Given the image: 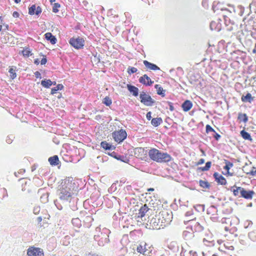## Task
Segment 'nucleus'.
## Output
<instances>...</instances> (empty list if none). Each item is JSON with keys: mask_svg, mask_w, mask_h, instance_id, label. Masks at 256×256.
I'll list each match as a JSON object with an SVG mask.
<instances>
[{"mask_svg": "<svg viewBox=\"0 0 256 256\" xmlns=\"http://www.w3.org/2000/svg\"><path fill=\"white\" fill-rule=\"evenodd\" d=\"M69 43L76 49L79 50L83 48L84 45V40L80 37L72 38L70 39Z\"/></svg>", "mask_w": 256, "mask_h": 256, "instance_id": "nucleus-7", "label": "nucleus"}, {"mask_svg": "<svg viewBox=\"0 0 256 256\" xmlns=\"http://www.w3.org/2000/svg\"><path fill=\"white\" fill-rule=\"evenodd\" d=\"M220 222L222 224H228L229 223H231V220H230V218H221V220Z\"/></svg>", "mask_w": 256, "mask_h": 256, "instance_id": "nucleus-42", "label": "nucleus"}, {"mask_svg": "<svg viewBox=\"0 0 256 256\" xmlns=\"http://www.w3.org/2000/svg\"><path fill=\"white\" fill-rule=\"evenodd\" d=\"M233 188H236V189L234 188L233 190H232L233 192V194H234V196H237L238 195L239 193L240 194V190H239V188H242V187H237L236 186H234Z\"/></svg>", "mask_w": 256, "mask_h": 256, "instance_id": "nucleus-39", "label": "nucleus"}, {"mask_svg": "<svg viewBox=\"0 0 256 256\" xmlns=\"http://www.w3.org/2000/svg\"><path fill=\"white\" fill-rule=\"evenodd\" d=\"M60 5L59 4H58L57 3L55 4L54 6L52 8V12L55 13L57 12H58V10L57 8L60 7Z\"/></svg>", "mask_w": 256, "mask_h": 256, "instance_id": "nucleus-53", "label": "nucleus"}, {"mask_svg": "<svg viewBox=\"0 0 256 256\" xmlns=\"http://www.w3.org/2000/svg\"><path fill=\"white\" fill-rule=\"evenodd\" d=\"M116 158L117 160H122V162H124V156H122L119 155V156H116Z\"/></svg>", "mask_w": 256, "mask_h": 256, "instance_id": "nucleus-62", "label": "nucleus"}, {"mask_svg": "<svg viewBox=\"0 0 256 256\" xmlns=\"http://www.w3.org/2000/svg\"><path fill=\"white\" fill-rule=\"evenodd\" d=\"M110 231L106 228H101L100 226L96 228L95 230V234L94 235V239L98 242V244L100 246H104L105 244L109 242V234Z\"/></svg>", "mask_w": 256, "mask_h": 256, "instance_id": "nucleus-2", "label": "nucleus"}, {"mask_svg": "<svg viewBox=\"0 0 256 256\" xmlns=\"http://www.w3.org/2000/svg\"><path fill=\"white\" fill-rule=\"evenodd\" d=\"M150 158L158 162H166L171 160V156L166 152H161L156 148H152L148 152Z\"/></svg>", "mask_w": 256, "mask_h": 256, "instance_id": "nucleus-3", "label": "nucleus"}, {"mask_svg": "<svg viewBox=\"0 0 256 256\" xmlns=\"http://www.w3.org/2000/svg\"><path fill=\"white\" fill-rule=\"evenodd\" d=\"M137 72V68L134 67H129L128 68V72L129 74L135 73Z\"/></svg>", "mask_w": 256, "mask_h": 256, "instance_id": "nucleus-48", "label": "nucleus"}, {"mask_svg": "<svg viewBox=\"0 0 256 256\" xmlns=\"http://www.w3.org/2000/svg\"><path fill=\"white\" fill-rule=\"evenodd\" d=\"M12 138H13L12 136H8L6 138V142L8 144H11L12 141Z\"/></svg>", "mask_w": 256, "mask_h": 256, "instance_id": "nucleus-54", "label": "nucleus"}, {"mask_svg": "<svg viewBox=\"0 0 256 256\" xmlns=\"http://www.w3.org/2000/svg\"><path fill=\"white\" fill-rule=\"evenodd\" d=\"M214 137L216 140H218L220 138V136L218 133H216V134L214 136Z\"/></svg>", "mask_w": 256, "mask_h": 256, "instance_id": "nucleus-64", "label": "nucleus"}, {"mask_svg": "<svg viewBox=\"0 0 256 256\" xmlns=\"http://www.w3.org/2000/svg\"><path fill=\"white\" fill-rule=\"evenodd\" d=\"M148 210L149 209L147 206L146 204L144 205L139 210L138 216L140 218H142L145 216L146 213L148 211Z\"/></svg>", "mask_w": 256, "mask_h": 256, "instance_id": "nucleus-20", "label": "nucleus"}, {"mask_svg": "<svg viewBox=\"0 0 256 256\" xmlns=\"http://www.w3.org/2000/svg\"><path fill=\"white\" fill-rule=\"evenodd\" d=\"M211 164H212L211 162H206V166H204L200 167L199 168L203 172L207 171L210 169V168L211 166Z\"/></svg>", "mask_w": 256, "mask_h": 256, "instance_id": "nucleus-35", "label": "nucleus"}, {"mask_svg": "<svg viewBox=\"0 0 256 256\" xmlns=\"http://www.w3.org/2000/svg\"><path fill=\"white\" fill-rule=\"evenodd\" d=\"M126 86L129 92L132 93L134 96H137L138 95V88L130 84H128Z\"/></svg>", "mask_w": 256, "mask_h": 256, "instance_id": "nucleus-16", "label": "nucleus"}, {"mask_svg": "<svg viewBox=\"0 0 256 256\" xmlns=\"http://www.w3.org/2000/svg\"><path fill=\"white\" fill-rule=\"evenodd\" d=\"M203 242H204V244L207 246H212L214 245V242L213 240L208 241V240H206L205 238H204Z\"/></svg>", "mask_w": 256, "mask_h": 256, "instance_id": "nucleus-45", "label": "nucleus"}, {"mask_svg": "<svg viewBox=\"0 0 256 256\" xmlns=\"http://www.w3.org/2000/svg\"><path fill=\"white\" fill-rule=\"evenodd\" d=\"M208 0H202V5L204 7L206 8L208 6Z\"/></svg>", "mask_w": 256, "mask_h": 256, "instance_id": "nucleus-59", "label": "nucleus"}, {"mask_svg": "<svg viewBox=\"0 0 256 256\" xmlns=\"http://www.w3.org/2000/svg\"><path fill=\"white\" fill-rule=\"evenodd\" d=\"M192 102L188 100H186L182 104V107L184 112L188 111L192 107Z\"/></svg>", "mask_w": 256, "mask_h": 256, "instance_id": "nucleus-19", "label": "nucleus"}, {"mask_svg": "<svg viewBox=\"0 0 256 256\" xmlns=\"http://www.w3.org/2000/svg\"><path fill=\"white\" fill-rule=\"evenodd\" d=\"M144 64L147 68L151 70H160V68L156 65L147 60H144Z\"/></svg>", "mask_w": 256, "mask_h": 256, "instance_id": "nucleus-17", "label": "nucleus"}, {"mask_svg": "<svg viewBox=\"0 0 256 256\" xmlns=\"http://www.w3.org/2000/svg\"><path fill=\"white\" fill-rule=\"evenodd\" d=\"M168 106H169L168 108L170 111L174 110V108L173 106L172 103L171 102H168Z\"/></svg>", "mask_w": 256, "mask_h": 256, "instance_id": "nucleus-55", "label": "nucleus"}, {"mask_svg": "<svg viewBox=\"0 0 256 256\" xmlns=\"http://www.w3.org/2000/svg\"><path fill=\"white\" fill-rule=\"evenodd\" d=\"M40 206H35L33 209V212L35 214H38L40 213Z\"/></svg>", "mask_w": 256, "mask_h": 256, "instance_id": "nucleus-47", "label": "nucleus"}, {"mask_svg": "<svg viewBox=\"0 0 256 256\" xmlns=\"http://www.w3.org/2000/svg\"><path fill=\"white\" fill-rule=\"evenodd\" d=\"M161 218L159 216L158 214L152 218L149 221L150 228L153 230H159L163 228L162 222H161Z\"/></svg>", "mask_w": 256, "mask_h": 256, "instance_id": "nucleus-4", "label": "nucleus"}, {"mask_svg": "<svg viewBox=\"0 0 256 256\" xmlns=\"http://www.w3.org/2000/svg\"><path fill=\"white\" fill-rule=\"evenodd\" d=\"M146 244L141 243L137 246V252L142 254L144 256H150V251L146 248Z\"/></svg>", "mask_w": 256, "mask_h": 256, "instance_id": "nucleus-12", "label": "nucleus"}, {"mask_svg": "<svg viewBox=\"0 0 256 256\" xmlns=\"http://www.w3.org/2000/svg\"><path fill=\"white\" fill-rule=\"evenodd\" d=\"M23 56L25 57H28L32 55V53L29 48H26L22 51Z\"/></svg>", "mask_w": 256, "mask_h": 256, "instance_id": "nucleus-34", "label": "nucleus"}, {"mask_svg": "<svg viewBox=\"0 0 256 256\" xmlns=\"http://www.w3.org/2000/svg\"><path fill=\"white\" fill-rule=\"evenodd\" d=\"M101 146L106 150H112L113 146L106 141L102 142L100 144Z\"/></svg>", "mask_w": 256, "mask_h": 256, "instance_id": "nucleus-28", "label": "nucleus"}, {"mask_svg": "<svg viewBox=\"0 0 256 256\" xmlns=\"http://www.w3.org/2000/svg\"><path fill=\"white\" fill-rule=\"evenodd\" d=\"M140 102L146 106H153L155 100L152 97L144 92H142L140 94Z\"/></svg>", "mask_w": 256, "mask_h": 256, "instance_id": "nucleus-6", "label": "nucleus"}, {"mask_svg": "<svg viewBox=\"0 0 256 256\" xmlns=\"http://www.w3.org/2000/svg\"><path fill=\"white\" fill-rule=\"evenodd\" d=\"M193 232H192V231L190 232L188 230H184L183 232V236L184 238H190V237L193 236Z\"/></svg>", "mask_w": 256, "mask_h": 256, "instance_id": "nucleus-37", "label": "nucleus"}, {"mask_svg": "<svg viewBox=\"0 0 256 256\" xmlns=\"http://www.w3.org/2000/svg\"><path fill=\"white\" fill-rule=\"evenodd\" d=\"M152 112H148L147 114H146V118L148 120H151L152 118Z\"/></svg>", "mask_w": 256, "mask_h": 256, "instance_id": "nucleus-61", "label": "nucleus"}, {"mask_svg": "<svg viewBox=\"0 0 256 256\" xmlns=\"http://www.w3.org/2000/svg\"><path fill=\"white\" fill-rule=\"evenodd\" d=\"M28 256H44L42 249L34 246L30 247L27 250Z\"/></svg>", "mask_w": 256, "mask_h": 256, "instance_id": "nucleus-10", "label": "nucleus"}, {"mask_svg": "<svg viewBox=\"0 0 256 256\" xmlns=\"http://www.w3.org/2000/svg\"><path fill=\"white\" fill-rule=\"evenodd\" d=\"M162 122V120L161 118H154L152 120L151 124L153 126L156 127L160 125Z\"/></svg>", "mask_w": 256, "mask_h": 256, "instance_id": "nucleus-23", "label": "nucleus"}, {"mask_svg": "<svg viewBox=\"0 0 256 256\" xmlns=\"http://www.w3.org/2000/svg\"><path fill=\"white\" fill-rule=\"evenodd\" d=\"M34 75L36 78H41V74L38 71H36L34 72Z\"/></svg>", "mask_w": 256, "mask_h": 256, "instance_id": "nucleus-63", "label": "nucleus"}, {"mask_svg": "<svg viewBox=\"0 0 256 256\" xmlns=\"http://www.w3.org/2000/svg\"><path fill=\"white\" fill-rule=\"evenodd\" d=\"M224 19L226 26H228V30H233V26L234 25V22L226 16H224Z\"/></svg>", "mask_w": 256, "mask_h": 256, "instance_id": "nucleus-15", "label": "nucleus"}, {"mask_svg": "<svg viewBox=\"0 0 256 256\" xmlns=\"http://www.w3.org/2000/svg\"><path fill=\"white\" fill-rule=\"evenodd\" d=\"M210 28L212 30H216L217 31H219L220 30L219 28H216V22H212L210 24Z\"/></svg>", "mask_w": 256, "mask_h": 256, "instance_id": "nucleus-40", "label": "nucleus"}, {"mask_svg": "<svg viewBox=\"0 0 256 256\" xmlns=\"http://www.w3.org/2000/svg\"><path fill=\"white\" fill-rule=\"evenodd\" d=\"M199 184L202 188H209L210 187V184L207 181L200 180Z\"/></svg>", "mask_w": 256, "mask_h": 256, "instance_id": "nucleus-29", "label": "nucleus"}, {"mask_svg": "<svg viewBox=\"0 0 256 256\" xmlns=\"http://www.w3.org/2000/svg\"><path fill=\"white\" fill-rule=\"evenodd\" d=\"M159 216L161 218V222H162L164 228L172 222V212L168 213L167 212H162L161 214H159Z\"/></svg>", "mask_w": 256, "mask_h": 256, "instance_id": "nucleus-8", "label": "nucleus"}, {"mask_svg": "<svg viewBox=\"0 0 256 256\" xmlns=\"http://www.w3.org/2000/svg\"><path fill=\"white\" fill-rule=\"evenodd\" d=\"M184 222L185 224L190 223L191 228H187L190 230L192 232H200L204 230V226L198 222H196L194 218L184 220Z\"/></svg>", "mask_w": 256, "mask_h": 256, "instance_id": "nucleus-5", "label": "nucleus"}, {"mask_svg": "<svg viewBox=\"0 0 256 256\" xmlns=\"http://www.w3.org/2000/svg\"><path fill=\"white\" fill-rule=\"evenodd\" d=\"M86 256H100L98 254L92 252H90L88 254H86Z\"/></svg>", "mask_w": 256, "mask_h": 256, "instance_id": "nucleus-56", "label": "nucleus"}, {"mask_svg": "<svg viewBox=\"0 0 256 256\" xmlns=\"http://www.w3.org/2000/svg\"><path fill=\"white\" fill-rule=\"evenodd\" d=\"M189 254V251L184 250L183 246L182 247V251L180 253V256H188Z\"/></svg>", "mask_w": 256, "mask_h": 256, "instance_id": "nucleus-43", "label": "nucleus"}, {"mask_svg": "<svg viewBox=\"0 0 256 256\" xmlns=\"http://www.w3.org/2000/svg\"><path fill=\"white\" fill-rule=\"evenodd\" d=\"M139 82L146 86H150L154 82L146 74L141 76L139 79Z\"/></svg>", "mask_w": 256, "mask_h": 256, "instance_id": "nucleus-14", "label": "nucleus"}, {"mask_svg": "<svg viewBox=\"0 0 256 256\" xmlns=\"http://www.w3.org/2000/svg\"><path fill=\"white\" fill-rule=\"evenodd\" d=\"M94 219L91 216H87L85 218L84 222H91Z\"/></svg>", "mask_w": 256, "mask_h": 256, "instance_id": "nucleus-52", "label": "nucleus"}, {"mask_svg": "<svg viewBox=\"0 0 256 256\" xmlns=\"http://www.w3.org/2000/svg\"><path fill=\"white\" fill-rule=\"evenodd\" d=\"M248 237L252 241H254V242L256 241V236L254 232H250L248 234Z\"/></svg>", "mask_w": 256, "mask_h": 256, "instance_id": "nucleus-44", "label": "nucleus"}, {"mask_svg": "<svg viewBox=\"0 0 256 256\" xmlns=\"http://www.w3.org/2000/svg\"><path fill=\"white\" fill-rule=\"evenodd\" d=\"M155 88L157 89V94L159 95L162 96H164V90L163 88L161 86H160L158 84H156L155 85Z\"/></svg>", "mask_w": 256, "mask_h": 256, "instance_id": "nucleus-30", "label": "nucleus"}, {"mask_svg": "<svg viewBox=\"0 0 256 256\" xmlns=\"http://www.w3.org/2000/svg\"><path fill=\"white\" fill-rule=\"evenodd\" d=\"M224 163L226 166L224 167V168L227 171H228L233 166V164L228 160H224Z\"/></svg>", "mask_w": 256, "mask_h": 256, "instance_id": "nucleus-32", "label": "nucleus"}, {"mask_svg": "<svg viewBox=\"0 0 256 256\" xmlns=\"http://www.w3.org/2000/svg\"><path fill=\"white\" fill-rule=\"evenodd\" d=\"M241 196L246 199H252L255 194L253 190H246L244 188H239Z\"/></svg>", "mask_w": 256, "mask_h": 256, "instance_id": "nucleus-11", "label": "nucleus"}, {"mask_svg": "<svg viewBox=\"0 0 256 256\" xmlns=\"http://www.w3.org/2000/svg\"><path fill=\"white\" fill-rule=\"evenodd\" d=\"M9 72L10 73V78H12V79H14V78H16V73L15 72V70H14L12 68H10V70H9Z\"/></svg>", "mask_w": 256, "mask_h": 256, "instance_id": "nucleus-41", "label": "nucleus"}, {"mask_svg": "<svg viewBox=\"0 0 256 256\" xmlns=\"http://www.w3.org/2000/svg\"><path fill=\"white\" fill-rule=\"evenodd\" d=\"M73 203L74 204L72 205H70V206L73 211H75L78 210V207L76 205L74 204V202Z\"/></svg>", "mask_w": 256, "mask_h": 256, "instance_id": "nucleus-57", "label": "nucleus"}, {"mask_svg": "<svg viewBox=\"0 0 256 256\" xmlns=\"http://www.w3.org/2000/svg\"><path fill=\"white\" fill-rule=\"evenodd\" d=\"M196 210L198 212H204V204H198L194 206Z\"/></svg>", "mask_w": 256, "mask_h": 256, "instance_id": "nucleus-36", "label": "nucleus"}, {"mask_svg": "<svg viewBox=\"0 0 256 256\" xmlns=\"http://www.w3.org/2000/svg\"><path fill=\"white\" fill-rule=\"evenodd\" d=\"M48 162L52 166H57L60 162L58 158L56 155L49 158Z\"/></svg>", "mask_w": 256, "mask_h": 256, "instance_id": "nucleus-22", "label": "nucleus"}, {"mask_svg": "<svg viewBox=\"0 0 256 256\" xmlns=\"http://www.w3.org/2000/svg\"><path fill=\"white\" fill-rule=\"evenodd\" d=\"M189 254L188 256H198V254L195 252H192V250H189Z\"/></svg>", "mask_w": 256, "mask_h": 256, "instance_id": "nucleus-58", "label": "nucleus"}, {"mask_svg": "<svg viewBox=\"0 0 256 256\" xmlns=\"http://www.w3.org/2000/svg\"><path fill=\"white\" fill-rule=\"evenodd\" d=\"M238 120L240 121L246 123L248 120V118L246 114L239 113L238 115Z\"/></svg>", "mask_w": 256, "mask_h": 256, "instance_id": "nucleus-26", "label": "nucleus"}, {"mask_svg": "<svg viewBox=\"0 0 256 256\" xmlns=\"http://www.w3.org/2000/svg\"><path fill=\"white\" fill-rule=\"evenodd\" d=\"M102 102L106 106H110L112 104V100L110 97L106 96L104 98Z\"/></svg>", "mask_w": 256, "mask_h": 256, "instance_id": "nucleus-33", "label": "nucleus"}, {"mask_svg": "<svg viewBox=\"0 0 256 256\" xmlns=\"http://www.w3.org/2000/svg\"><path fill=\"white\" fill-rule=\"evenodd\" d=\"M74 184L70 179L62 180L58 186V199L54 201V204L58 209H62V205L66 206L72 202H75L77 198L74 196Z\"/></svg>", "mask_w": 256, "mask_h": 256, "instance_id": "nucleus-1", "label": "nucleus"}, {"mask_svg": "<svg viewBox=\"0 0 256 256\" xmlns=\"http://www.w3.org/2000/svg\"><path fill=\"white\" fill-rule=\"evenodd\" d=\"M46 39L50 41L52 44H55L56 42V38L50 32H46L45 34Z\"/></svg>", "mask_w": 256, "mask_h": 256, "instance_id": "nucleus-18", "label": "nucleus"}, {"mask_svg": "<svg viewBox=\"0 0 256 256\" xmlns=\"http://www.w3.org/2000/svg\"><path fill=\"white\" fill-rule=\"evenodd\" d=\"M47 62V59L46 58L44 57L43 58L41 61H40V64H41L42 65H44V64H45Z\"/></svg>", "mask_w": 256, "mask_h": 256, "instance_id": "nucleus-60", "label": "nucleus"}, {"mask_svg": "<svg viewBox=\"0 0 256 256\" xmlns=\"http://www.w3.org/2000/svg\"><path fill=\"white\" fill-rule=\"evenodd\" d=\"M64 88V86L61 84H58L56 87L53 88L51 90V94H54L58 90H62Z\"/></svg>", "mask_w": 256, "mask_h": 256, "instance_id": "nucleus-31", "label": "nucleus"}, {"mask_svg": "<svg viewBox=\"0 0 256 256\" xmlns=\"http://www.w3.org/2000/svg\"><path fill=\"white\" fill-rule=\"evenodd\" d=\"M56 82H52L50 80H44L41 82V85L46 88H49L52 84L55 85Z\"/></svg>", "mask_w": 256, "mask_h": 256, "instance_id": "nucleus-21", "label": "nucleus"}, {"mask_svg": "<svg viewBox=\"0 0 256 256\" xmlns=\"http://www.w3.org/2000/svg\"><path fill=\"white\" fill-rule=\"evenodd\" d=\"M36 10V6L35 4L32 5L28 8V14L30 15H34Z\"/></svg>", "mask_w": 256, "mask_h": 256, "instance_id": "nucleus-38", "label": "nucleus"}, {"mask_svg": "<svg viewBox=\"0 0 256 256\" xmlns=\"http://www.w3.org/2000/svg\"><path fill=\"white\" fill-rule=\"evenodd\" d=\"M240 134H241L242 136V138H244V140H252V138L250 134L248 133V132H246L244 130H242L240 132Z\"/></svg>", "mask_w": 256, "mask_h": 256, "instance_id": "nucleus-27", "label": "nucleus"}, {"mask_svg": "<svg viewBox=\"0 0 256 256\" xmlns=\"http://www.w3.org/2000/svg\"><path fill=\"white\" fill-rule=\"evenodd\" d=\"M72 223L74 226L78 228H80L82 226V221L78 218H72Z\"/></svg>", "mask_w": 256, "mask_h": 256, "instance_id": "nucleus-25", "label": "nucleus"}, {"mask_svg": "<svg viewBox=\"0 0 256 256\" xmlns=\"http://www.w3.org/2000/svg\"><path fill=\"white\" fill-rule=\"evenodd\" d=\"M253 99L254 98L250 93H248L246 96H242L241 98L242 102H251Z\"/></svg>", "mask_w": 256, "mask_h": 256, "instance_id": "nucleus-24", "label": "nucleus"}, {"mask_svg": "<svg viewBox=\"0 0 256 256\" xmlns=\"http://www.w3.org/2000/svg\"><path fill=\"white\" fill-rule=\"evenodd\" d=\"M214 177L215 178V180L218 184L222 185H226V180L225 178L218 172H214Z\"/></svg>", "mask_w": 256, "mask_h": 256, "instance_id": "nucleus-13", "label": "nucleus"}, {"mask_svg": "<svg viewBox=\"0 0 256 256\" xmlns=\"http://www.w3.org/2000/svg\"><path fill=\"white\" fill-rule=\"evenodd\" d=\"M216 210V207L214 206H211L207 210V213L210 214Z\"/></svg>", "mask_w": 256, "mask_h": 256, "instance_id": "nucleus-46", "label": "nucleus"}, {"mask_svg": "<svg viewBox=\"0 0 256 256\" xmlns=\"http://www.w3.org/2000/svg\"><path fill=\"white\" fill-rule=\"evenodd\" d=\"M40 200L42 202L44 203H46L48 201V196L47 194H43L40 197Z\"/></svg>", "mask_w": 256, "mask_h": 256, "instance_id": "nucleus-49", "label": "nucleus"}, {"mask_svg": "<svg viewBox=\"0 0 256 256\" xmlns=\"http://www.w3.org/2000/svg\"><path fill=\"white\" fill-rule=\"evenodd\" d=\"M112 134L114 140L118 143L124 140L127 136L126 132L123 130H120L117 132H114Z\"/></svg>", "mask_w": 256, "mask_h": 256, "instance_id": "nucleus-9", "label": "nucleus"}, {"mask_svg": "<svg viewBox=\"0 0 256 256\" xmlns=\"http://www.w3.org/2000/svg\"><path fill=\"white\" fill-rule=\"evenodd\" d=\"M42 12V8L40 6H38L36 8V10L34 12V14H36L37 16H38L40 14H41Z\"/></svg>", "mask_w": 256, "mask_h": 256, "instance_id": "nucleus-51", "label": "nucleus"}, {"mask_svg": "<svg viewBox=\"0 0 256 256\" xmlns=\"http://www.w3.org/2000/svg\"><path fill=\"white\" fill-rule=\"evenodd\" d=\"M206 132H215V130H214V129L208 124L206 126Z\"/></svg>", "mask_w": 256, "mask_h": 256, "instance_id": "nucleus-50", "label": "nucleus"}]
</instances>
